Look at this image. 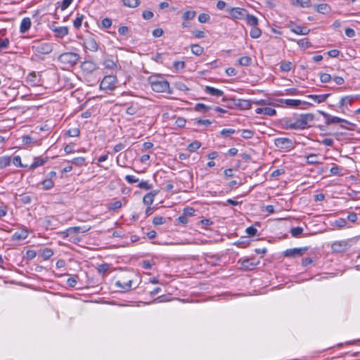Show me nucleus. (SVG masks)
I'll use <instances>...</instances> for the list:
<instances>
[{
	"mask_svg": "<svg viewBox=\"0 0 360 360\" xmlns=\"http://www.w3.org/2000/svg\"><path fill=\"white\" fill-rule=\"evenodd\" d=\"M275 145L279 148H289L292 146V141L288 138H278L274 141Z\"/></svg>",
	"mask_w": 360,
	"mask_h": 360,
	"instance_id": "nucleus-12",
	"label": "nucleus"
},
{
	"mask_svg": "<svg viewBox=\"0 0 360 360\" xmlns=\"http://www.w3.org/2000/svg\"><path fill=\"white\" fill-rule=\"evenodd\" d=\"M132 280L129 279L127 281L118 280L115 282V285L116 287L120 288L123 292H127L131 288Z\"/></svg>",
	"mask_w": 360,
	"mask_h": 360,
	"instance_id": "nucleus-14",
	"label": "nucleus"
},
{
	"mask_svg": "<svg viewBox=\"0 0 360 360\" xmlns=\"http://www.w3.org/2000/svg\"><path fill=\"white\" fill-rule=\"evenodd\" d=\"M103 64L105 68L110 70H115L118 68L117 63L113 60L110 58L105 59Z\"/></svg>",
	"mask_w": 360,
	"mask_h": 360,
	"instance_id": "nucleus-26",
	"label": "nucleus"
},
{
	"mask_svg": "<svg viewBox=\"0 0 360 360\" xmlns=\"http://www.w3.org/2000/svg\"><path fill=\"white\" fill-rule=\"evenodd\" d=\"M157 194V191H153L146 194L143 198V203L146 205H152L154 201V198Z\"/></svg>",
	"mask_w": 360,
	"mask_h": 360,
	"instance_id": "nucleus-22",
	"label": "nucleus"
},
{
	"mask_svg": "<svg viewBox=\"0 0 360 360\" xmlns=\"http://www.w3.org/2000/svg\"><path fill=\"white\" fill-rule=\"evenodd\" d=\"M289 27H290L291 32L298 35H307L310 32V30L307 27H301L299 25Z\"/></svg>",
	"mask_w": 360,
	"mask_h": 360,
	"instance_id": "nucleus-16",
	"label": "nucleus"
},
{
	"mask_svg": "<svg viewBox=\"0 0 360 360\" xmlns=\"http://www.w3.org/2000/svg\"><path fill=\"white\" fill-rule=\"evenodd\" d=\"M192 34H193V36H195V37L198 38V39H202V38H204L205 37V32H202V31H200V30H193L192 32Z\"/></svg>",
	"mask_w": 360,
	"mask_h": 360,
	"instance_id": "nucleus-56",
	"label": "nucleus"
},
{
	"mask_svg": "<svg viewBox=\"0 0 360 360\" xmlns=\"http://www.w3.org/2000/svg\"><path fill=\"white\" fill-rule=\"evenodd\" d=\"M83 17H77L73 22L74 27L75 28H79L82 23Z\"/></svg>",
	"mask_w": 360,
	"mask_h": 360,
	"instance_id": "nucleus-64",
	"label": "nucleus"
},
{
	"mask_svg": "<svg viewBox=\"0 0 360 360\" xmlns=\"http://www.w3.org/2000/svg\"><path fill=\"white\" fill-rule=\"evenodd\" d=\"M297 44L303 48H307L309 46V42L307 39H302L297 41Z\"/></svg>",
	"mask_w": 360,
	"mask_h": 360,
	"instance_id": "nucleus-48",
	"label": "nucleus"
},
{
	"mask_svg": "<svg viewBox=\"0 0 360 360\" xmlns=\"http://www.w3.org/2000/svg\"><path fill=\"white\" fill-rule=\"evenodd\" d=\"M235 130L233 129H224L221 131V134L224 136H228L230 134H234Z\"/></svg>",
	"mask_w": 360,
	"mask_h": 360,
	"instance_id": "nucleus-62",
	"label": "nucleus"
},
{
	"mask_svg": "<svg viewBox=\"0 0 360 360\" xmlns=\"http://www.w3.org/2000/svg\"><path fill=\"white\" fill-rule=\"evenodd\" d=\"M56 172H51L47 174L46 178L42 181L44 189L49 190L53 186L54 183L53 179L56 177Z\"/></svg>",
	"mask_w": 360,
	"mask_h": 360,
	"instance_id": "nucleus-9",
	"label": "nucleus"
},
{
	"mask_svg": "<svg viewBox=\"0 0 360 360\" xmlns=\"http://www.w3.org/2000/svg\"><path fill=\"white\" fill-rule=\"evenodd\" d=\"M229 13L233 18L242 20L245 19V15H247L248 11L243 8L235 7L231 8L229 10Z\"/></svg>",
	"mask_w": 360,
	"mask_h": 360,
	"instance_id": "nucleus-7",
	"label": "nucleus"
},
{
	"mask_svg": "<svg viewBox=\"0 0 360 360\" xmlns=\"http://www.w3.org/2000/svg\"><path fill=\"white\" fill-rule=\"evenodd\" d=\"M195 11H187L184 13L183 14V18L185 20H191L194 18L195 16Z\"/></svg>",
	"mask_w": 360,
	"mask_h": 360,
	"instance_id": "nucleus-41",
	"label": "nucleus"
},
{
	"mask_svg": "<svg viewBox=\"0 0 360 360\" xmlns=\"http://www.w3.org/2000/svg\"><path fill=\"white\" fill-rule=\"evenodd\" d=\"M102 25L103 27H104L105 28H109L111 27L112 25V20L110 19V18H104L103 20H102Z\"/></svg>",
	"mask_w": 360,
	"mask_h": 360,
	"instance_id": "nucleus-63",
	"label": "nucleus"
},
{
	"mask_svg": "<svg viewBox=\"0 0 360 360\" xmlns=\"http://www.w3.org/2000/svg\"><path fill=\"white\" fill-rule=\"evenodd\" d=\"M53 32L57 37L63 38L68 34V28L65 26L56 27L53 28Z\"/></svg>",
	"mask_w": 360,
	"mask_h": 360,
	"instance_id": "nucleus-20",
	"label": "nucleus"
},
{
	"mask_svg": "<svg viewBox=\"0 0 360 360\" xmlns=\"http://www.w3.org/2000/svg\"><path fill=\"white\" fill-rule=\"evenodd\" d=\"M186 123V121L183 117H179L176 119L175 124L179 127H184Z\"/></svg>",
	"mask_w": 360,
	"mask_h": 360,
	"instance_id": "nucleus-59",
	"label": "nucleus"
},
{
	"mask_svg": "<svg viewBox=\"0 0 360 360\" xmlns=\"http://www.w3.org/2000/svg\"><path fill=\"white\" fill-rule=\"evenodd\" d=\"M254 135V132L249 129H244L242 131L241 136L244 139H251Z\"/></svg>",
	"mask_w": 360,
	"mask_h": 360,
	"instance_id": "nucleus-46",
	"label": "nucleus"
},
{
	"mask_svg": "<svg viewBox=\"0 0 360 360\" xmlns=\"http://www.w3.org/2000/svg\"><path fill=\"white\" fill-rule=\"evenodd\" d=\"M356 100V96H345L340 98L339 103L340 108H347L349 105H351L354 101Z\"/></svg>",
	"mask_w": 360,
	"mask_h": 360,
	"instance_id": "nucleus-15",
	"label": "nucleus"
},
{
	"mask_svg": "<svg viewBox=\"0 0 360 360\" xmlns=\"http://www.w3.org/2000/svg\"><path fill=\"white\" fill-rule=\"evenodd\" d=\"M307 162L309 164L314 165L319 163L318 156L316 154H311L307 157Z\"/></svg>",
	"mask_w": 360,
	"mask_h": 360,
	"instance_id": "nucleus-37",
	"label": "nucleus"
},
{
	"mask_svg": "<svg viewBox=\"0 0 360 360\" xmlns=\"http://www.w3.org/2000/svg\"><path fill=\"white\" fill-rule=\"evenodd\" d=\"M117 79L114 75H108L103 77L101 84L100 89L102 90H114L117 86Z\"/></svg>",
	"mask_w": 360,
	"mask_h": 360,
	"instance_id": "nucleus-4",
	"label": "nucleus"
},
{
	"mask_svg": "<svg viewBox=\"0 0 360 360\" xmlns=\"http://www.w3.org/2000/svg\"><path fill=\"white\" fill-rule=\"evenodd\" d=\"M320 80L323 83H327L330 81L331 76L327 73H320L319 74Z\"/></svg>",
	"mask_w": 360,
	"mask_h": 360,
	"instance_id": "nucleus-43",
	"label": "nucleus"
},
{
	"mask_svg": "<svg viewBox=\"0 0 360 360\" xmlns=\"http://www.w3.org/2000/svg\"><path fill=\"white\" fill-rule=\"evenodd\" d=\"M31 25H32V22H31L30 18H27V17L24 18L22 20L20 25V32L21 33H25L26 32H27L30 30Z\"/></svg>",
	"mask_w": 360,
	"mask_h": 360,
	"instance_id": "nucleus-18",
	"label": "nucleus"
},
{
	"mask_svg": "<svg viewBox=\"0 0 360 360\" xmlns=\"http://www.w3.org/2000/svg\"><path fill=\"white\" fill-rule=\"evenodd\" d=\"M46 159L36 158H34V162L30 165V169H34L37 167L42 165L44 162H46Z\"/></svg>",
	"mask_w": 360,
	"mask_h": 360,
	"instance_id": "nucleus-29",
	"label": "nucleus"
},
{
	"mask_svg": "<svg viewBox=\"0 0 360 360\" xmlns=\"http://www.w3.org/2000/svg\"><path fill=\"white\" fill-rule=\"evenodd\" d=\"M238 63L242 66H248L252 63V59L249 56H243L238 59Z\"/></svg>",
	"mask_w": 360,
	"mask_h": 360,
	"instance_id": "nucleus-33",
	"label": "nucleus"
},
{
	"mask_svg": "<svg viewBox=\"0 0 360 360\" xmlns=\"http://www.w3.org/2000/svg\"><path fill=\"white\" fill-rule=\"evenodd\" d=\"M276 114L275 109L270 107H263V115L268 116H274Z\"/></svg>",
	"mask_w": 360,
	"mask_h": 360,
	"instance_id": "nucleus-38",
	"label": "nucleus"
},
{
	"mask_svg": "<svg viewBox=\"0 0 360 360\" xmlns=\"http://www.w3.org/2000/svg\"><path fill=\"white\" fill-rule=\"evenodd\" d=\"M84 46L85 49L93 52H96L98 50V45L92 37H89L84 41Z\"/></svg>",
	"mask_w": 360,
	"mask_h": 360,
	"instance_id": "nucleus-10",
	"label": "nucleus"
},
{
	"mask_svg": "<svg viewBox=\"0 0 360 360\" xmlns=\"http://www.w3.org/2000/svg\"><path fill=\"white\" fill-rule=\"evenodd\" d=\"M149 84L150 85L151 89L156 92L158 93H164L167 92L171 94L172 91L169 89V84L167 81H166L164 78L158 77V76H152L148 79Z\"/></svg>",
	"mask_w": 360,
	"mask_h": 360,
	"instance_id": "nucleus-2",
	"label": "nucleus"
},
{
	"mask_svg": "<svg viewBox=\"0 0 360 360\" xmlns=\"http://www.w3.org/2000/svg\"><path fill=\"white\" fill-rule=\"evenodd\" d=\"M194 123L197 125L202 124V125H205V126H209L211 124V122L209 120L198 119V120H195Z\"/></svg>",
	"mask_w": 360,
	"mask_h": 360,
	"instance_id": "nucleus-49",
	"label": "nucleus"
},
{
	"mask_svg": "<svg viewBox=\"0 0 360 360\" xmlns=\"http://www.w3.org/2000/svg\"><path fill=\"white\" fill-rule=\"evenodd\" d=\"M245 20H246V22L249 26H251V27L258 26L259 20L256 16H255L253 15H250L248 13L247 15H245Z\"/></svg>",
	"mask_w": 360,
	"mask_h": 360,
	"instance_id": "nucleus-21",
	"label": "nucleus"
},
{
	"mask_svg": "<svg viewBox=\"0 0 360 360\" xmlns=\"http://www.w3.org/2000/svg\"><path fill=\"white\" fill-rule=\"evenodd\" d=\"M32 50L39 54H49L53 50L52 44L49 42L37 43L32 46Z\"/></svg>",
	"mask_w": 360,
	"mask_h": 360,
	"instance_id": "nucleus-5",
	"label": "nucleus"
},
{
	"mask_svg": "<svg viewBox=\"0 0 360 360\" xmlns=\"http://www.w3.org/2000/svg\"><path fill=\"white\" fill-rule=\"evenodd\" d=\"M91 227H86V226H74V227H70L67 229V235H71L74 233H77L79 232L81 233H86L89 230H90Z\"/></svg>",
	"mask_w": 360,
	"mask_h": 360,
	"instance_id": "nucleus-17",
	"label": "nucleus"
},
{
	"mask_svg": "<svg viewBox=\"0 0 360 360\" xmlns=\"http://www.w3.org/2000/svg\"><path fill=\"white\" fill-rule=\"evenodd\" d=\"M81 68L82 71L86 73H91L94 72L96 70H97L98 68L95 63L90 60H87L82 63Z\"/></svg>",
	"mask_w": 360,
	"mask_h": 360,
	"instance_id": "nucleus-13",
	"label": "nucleus"
},
{
	"mask_svg": "<svg viewBox=\"0 0 360 360\" xmlns=\"http://www.w3.org/2000/svg\"><path fill=\"white\" fill-rule=\"evenodd\" d=\"M330 10V6L326 4H321L317 6L316 11L320 13H328Z\"/></svg>",
	"mask_w": 360,
	"mask_h": 360,
	"instance_id": "nucleus-28",
	"label": "nucleus"
},
{
	"mask_svg": "<svg viewBox=\"0 0 360 360\" xmlns=\"http://www.w3.org/2000/svg\"><path fill=\"white\" fill-rule=\"evenodd\" d=\"M314 116L311 113L300 114L292 118L283 120L285 128L287 129H303L308 127V124L313 121Z\"/></svg>",
	"mask_w": 360,
	"mask_h": 360,
	"instance_id": "nucleus-1",
	"label": "nucleus"
},
{
	"mask_svg": "<svg viewBox=\"0 0 360 360\" xmlns=\"http://www.w3.org/2000/svg\"><path fill=\"white\" fill-rule=\"evenodd\" d=\"M123 4L129 8H136L140 4V0H123Z\"/></svg>",
	"mask_w": 360,
	"mask_h": 360,
	"instance_id": "nucleus-30",
	"label": "nucleus"
},
{
	"mask_svg": "<svg viewBox=\"0 0 360 360\" xmlns=\"http://www.w3.org/2000/svg\"><path fill=\"white\" fill-rule=\"evenodd\" d=\"M320 113L326 120L325 122L327 125H330L332 124H336V123H345L347 124H351V123L349 122H348L347 120L342 119L338 117L332 116L327 112L321 111V112H320Z\"/></svg>",
	"mask_w": 360,
	"mask_h": 360,
	"instance_id": "nucleus-6",
	"label": "nucleus"
},
{
	"mask_svg": "<svg viewBox=\"0 0 360 360\" xmlns=\"http://www.w3.org/2000/svg\"><path fill=\"white\" fill-rule=\"evenodd\" d=\"M126 112L128 115H134L137 112V108L133 105H131L127 108Z\"/></svg>",
	"mask_w": 360,
	"mask_h": 360,
	"instance_id": "nucleus-60",
	"label": "nucleus"
},
{
	"mask_svg": "<svg viewBox=\"0 0 360 360\" xmlns=\"http://www.w3.org/2000/svg\"><path fill=\"white\" fill-rule=\"evenodd\" d=\"M261 34L262 30L257 26L252 27L250 32V35L252 38L257 39L261 36Z\"/></svg>",
	"mask_w": 360,
	"mask_h": 360,
	"instance_id": "nucleus-27",
	"label": "nucleus"
},
{
	"mask_svg": "<svg viewBox=\"0 0 360 360\" xmlns=\"http://www.w3.org/2000/svg\"><path fill=\"white\" fill-rule=\"evenodd\" d=\"M201 143L199 141H193L188 146V150L190 152H195L196 150L200 148Z\"/></svg>",
	"mask_w": 360,
	"mask_h": 360,
	"instance_id": "nucleus-36",
	"label": "nucleus"
},
{
	"mask_svg": "<svg viewBox=\"0 0 360 360\" xmlns=\"http://www.w3.org/2000/svg\"><path fill=\"white\" fill-rule=\"evenodd\" d=\"M349 243L345 240L334 242L332 245V250L336 252H342L349 248Z\"/></svg>",
	"mask_w": 360,
	"mask_h": 360,
	"instance_id": "nucleus-8",
	"label": "nucleus"
},
{
	"mask_svg": "<svg viewBox=\"0 0 360 360\" xmlns=\"http://www.w3.org/2000/svg\"><path fill=\"white\" fill-rule=\"evenodd\" d=\"M191 52L196 56H200L203 53V48L198 44H193L191 46Z\"/></svg>",
	"mask_w": 360,
	"mask_h": 360,
	"instance_id": "nucleus-34",
	"label": "nucleus"
},
{
	"mask_svg": "<svg viewBox=\"0 0 360 360\" xmlns=\"http://www.w3.org/2000/svg\"><path fill=\"white\" fill-rule=\"evenodd\" d=\"M306 250V248L288 249L285 251L284 255L285 257H294L303 255Z\"/></svg>",
	"mask_w": 360,
	"mask_h": 360,
	"instance_id": "nucleus-11",
	"label": "nucleus"
},
{
	"mask_svg": "<svg viewBox=\"0 0 360 360\" xmlns=\"http://www.w3.org/2000/svg\"><path fill=\"white\" fill-rule=\"evenodd\" d=\"M205 91L212 96H221L224 94L223 91L212 86H206Z\"/></svg>",
	"mask_w": 360,
	"mask_h": 360,
	"instance_id": "nucleus-24",
	"label": "nucleus"
},
{
	"mask_svg": "<svg viewBox=\"0 0 360 360\" xmlns=\"http://www.w3.org/2000/svg\"><path fill=\"white\" fill-rule=\"evenodd\" d=\"M210 108H211L210 107H209L203 103H197L195 106V110L203 112H207Z\"/></svg>",
	"mask_w": 360,
	"mask_h": 360,
	"instance_id": "nucleus-39",
	"label": "nucleus"
},
{
	"mask_svg": "<svg viewBox=\"0 0 360 360\" xmlns=\"http://www.w3.org/2000/svg\"><path fill=\"white\" fill-rule=\"evenodd\" d=\"M238 105L243 109H249L251 108V103L247 100H240Z\"/></svg>",
	"mask_w": 360,
	"mask_h": 360,
	"instance_id": "nucleus-44",
	"label": "nucleus"
},
{
	"mask_svg": "<svg viewBox=\"0 0 360 360\" xmlns=\"http://www.w3.org/2000/svg\"><path fill=\"white\" fill-rule=\"evenodd\" d=\"M330 96V94H320V95H308L307 97L312 99L317 103H321L326 101V100Z\"/></svg>",
	"mask_w": 360,
	"mask_h": 360,
	"instance_id": "nucleus-19",
	"label": "nucleus"
},
{
	"mask_svg": "<svg viewBox=\"0 0 360 360\" xmlns=\"http://www.w3.org/2000/svg\"><path fill=\"white\" fill-rule=\"evenodd\" d=\"M108 267L109 266L107 264H101L98 266V271L100 274H105L108 271Z\"/></svg>",
	"mask_w": 360,
	"mask_h": 360,
	"instance_id": "nucleus-57",
	"label": "nucleus"
},
{
	"mask_svg": "<svg viewBox=\"0 0 360 360\" xmlns=\"http://www.w3.org/2000/svg\"><path fill=\"white\" fill-rule=\"evenodd\" d=\"M245 231L249 236H254L256 235L257 230L253 226H249L246 229Z\"/></svg>",
	"mask_w": 360,
	"mask_h": 360,
	"instance_id": "nucleus-52",
	"label": "nucleus"
},
{
	"mask_svg": "<svg viewBox=\"0 0 360 360\" xmlns=\"http://www.w3.org/2000/svg\"><path fill=\"white\" fill-rule=\"evenodd\" d=\"M66 134L70 137H77L79 135V130L78 128L70 129L67 131Z\"/></svg>",
	"mask_w": 360,
	"mask_h": 360,
	"instance_id": "nucleus-40",
	"label": "nucleus"
},
{
	"mask_svg": "<svg viewBox=\"0 0 360 360\" xmlns=\"http://www.w3.org/2000/svg\"><path fill=\"white\" fill-rule=\"evenodd\" d=\"M11 164V158L8 156L0 158V169L5 168Z\"/></svg>",
	"mask_w": 360,
	"mask_h": 360,
	"instance_id": "nucleus-31",
	"label": "nucleus"
},
{
	"mask_svg": "<svg viewBox=\"0 0 360 360\" xmlns=\"http://www.w3.org/2000/svg\"><path fill=\"white\" fill-rule=\"evenodd\" d=\"M71 162L77 166H82L85 162V159L82 157L75 158L71 160Z\"/></svg>",
	"mask_w": 360,
	"mask_h": 360,
	"instance_id": "nucleus-42",
	"label": "nucleus"
},
{
	"mask_svg": "<svg viewBox=\"0 0 360 360\" xmlns=\"http://www.w3.org/2000/svg\"><path fill=\"white\" fill-rule=\"evenodd\" d=\"M281 103L292 108H296L302 104V101L298 99H285L281 100Z\"/></svg>",
	"mask_w": 360,
	"mask_h": 360,
	"instance_id": "nucleus-23",
	"label": "nucleus"
},
{
	"mask_svg": "<svg viewBox=\"0 0 360 360\" xmlns=\"http://www.w3.org/2000/svg\"><path fill=\"white\" fill-rule=\"evenodd\" d=\"M79 55L73 52H66L60 54L58 60L66 65L74 66L79 60Z\"/></svg>",
	"mask_w": 360,
	"mask_h": 360,
	"instance_id": "nucleus-3",
	"label": "nucleus"
},
{
	"mask_svg": "<svg viewBox=\"0 0 360 360\" xmlns=\"http://www.w3.org/2000/svg\"><path fill=\"white\" fill-rule=\"evenodd\" d=\"M139 187L145 190H150L152 185L149 184L148 181H142L139 183Z\"/></svg>",
	"mask_w": 360,
	"mask_h": 360,
	"instance_id": "nucleus-54",
	"label": "nucleus"
},
{
	"mask_svg": "<svg viewBox=\"0 0 360 360\" xmlns=\"http://www.w3.org/2000/svg\"><path fill=\"white\" fill-rule=\"evenodd\" d=\"M13 163L16 167H23L21 163V158L19 155L15 156L13 159Z\"/></svg>",
	"mask_w": 360,
	"mask_h": 360,
	"instance_id": "nucleus-61",
	"label": "nucleus"
},
{
	"mask_svg": "<svg viewBox=\"0 0 360 360\" xmlns=\"http://www.w3.org/2000/svg\"><path fill=\"white\" fill-rule=\"evenodd\" d=\"M77 276H74V277H71V278H69L68 280H67V283L69 286L70 287H75L77 284Z\"/></svg>",
	"mask_w": 360,
	"mask_h": 360,
	"instance_id": "nucleus-58",
	"label": "nucleus"
},
{
	"mask_svg": "<svg viewBox=\"0 0 360 360\" xmlns=\"http://www.w3.org/2000/svg\"><path fill=\"white\" fill-rule=\"evenodd\" d=\"M53 252L51 249L45 248L42 252V256L45 259H49L53 255Z\"/></svg>",
	"mask_w": 360,
	"mask_h": 360,
	"instance_id": "nucleus-51",
	"label": "nucleus"
},
{
	"mask_svg": "<svg viewBox=\"0 0 360 360\" xmlns=\"http://www.w3.org/2000/svg\"><path fill=\"white\" fill-rule=\"evenodd\" d=\"M125 179L129 184H134L139 181V179L133 175H127Z\"/></svg>",
	"mask_w": 360,
	"mask_h": 360,
	"instance_id": "nucleus-50",
	"label": "nucleus"
},
{
	"mask_svg": "<svg viewBox=\"0 0 360 360\" xmlns=\"http://www.w3.org/2000/svg\"><path fill=\"white\" fill-rule=\"evenodd\" d=\"M294 6H299L302 8H309L311 6L310 0H290Z\"/></svg>",
	"mask_w": 360,
	"mask_h": 360,
	"instance_id": "nucleus-25",
	"label": "nucleus"
},
{
	"mask_svg": "<svg viewBox=\"0 0 360 360\" xmlns=\"http://www.w3.org/2000/svg\"><path fill=\"white\" fill-rule=\"evenodd\" d=\"M164 222H165L164 218L160 216L155 217L153 219V223L155 225H161Z\"/></svg>",
	"mask_w": 360,
	"mask_h": 360,
	"instance_id": "nucleus-53",
	"label": "nucleus"
},
{
	"mask_svg": "<svg viewBox=\"0 0 360 360\" xmlns=\"http://www.w3.org/2000/svg\"><path fill=\"white\" fill-rule=\"evenodd\" d=\"M292 67V64L290 61L282 62L280 68L283 72H289Z\"/></svg>",
	"mask_w": 360,
	"mask_h": 360,
	"instance_id": "nucleus-35",
	"label": "nucleus"
},
{
	"mask_svg": "<svg viewBox=\"0 0 360 360\" xmlns=\"http://www.w3.org/2000/svg\"><path fill=\"white\" fill-rule=\"evenodd\" d=\"M210 19V17L207 13H200L198 15V20L201 23H205L207 22Z\"/></svg>",
	"mask_w": 360,
	"mask_h": 360,
	"instance_id": "nucleus-45",
	"label": "nucleus"
},
{
	"mask_svg": "<svg viewBox=\"0 0 360 360\" xmlns=\"http://www.w3.org/2000/svg\"><path fill=\"white\" fill-rule=\"evenodd\" d=\"M27 237V232L26 231H21L20 232H15L13 235V238L14 240H22L25 239Z\"/></svg>",
	"mask_w": 360,
	"mask_h": 360,
	"instance_id": "nucleus-32",
	"label": "nucleus"
},
{
	"mask_svg": "<svg viewBox=\"0 0 360 360\" xmlns=\"http://www.w3.org/2000/svg\"><path fill=\"white\" fill-rule=\"evenodd\" d=\"M303 231L301 227H295L291 229L290 233L293 237H298Z\"/></svg>",
	"mask_w": 360,
	"mask_h": 360,
	"instance_id": "nucleus-47",
	"label": "nucleus"
},
{
	"mask_svg": "<svg viewBox=\"0 0 360 360\" xmlns=\"http://www.w3.org/2000/svg\"><path fill=\"white\" fill-rule=\"evenodd\" d=\"M175 87L180 91H186L188 90V88L182 82H176L175 84Z\"/></svg>",
	"mask_w": 360,
	"mask_h": 360,
	"instance_id": "nucleus-55",
	"label": "nucleus"
}]
</instances>
